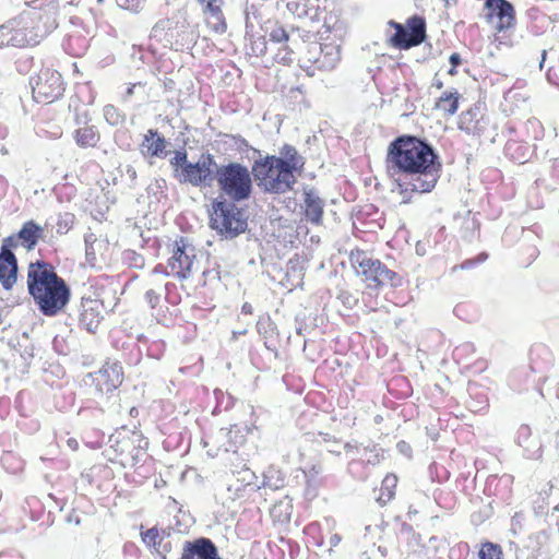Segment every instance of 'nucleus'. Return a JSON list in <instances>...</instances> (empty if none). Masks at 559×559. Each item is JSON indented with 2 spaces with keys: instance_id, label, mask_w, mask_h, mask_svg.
Listing matches in <instances>:
<instances>
[{
  "instance_id": "nucleus-1",
  "label": "nucleus",
  "mask_w": 559,
  "mask_h": 559,
  "mask_svg": "<svg viewBox=\"0 0 559 559\" xmlns=\"http://www.w3.org/2000/svg\"><path fill=\"white\" fill-rule=\"evenodd\" d=\"M386 169L401 193H428L437 185L441 163L433 146L414 135H401L388 148Z\"/></svg>"
},
{
  "instance_id": "nucleus-2",
  "label": "nucleus",
  "mask_w": 559,
  "mask_h": 559,
  "mask_svg": "<svg viewBox=\"0 0 559 559\" xmlns=\"http://www.w3.org/2000/svg\"><path fill=\"white\" fill-rule=\"evenodd\" d=\"M174 178L181 185H191L197 188H210L216 180L219 165L210 153H202L195 163L188 160L185 148L174 152L169 159Z\"/></svg>"
},
{
  "instance_id": "nucleus-3",
  "label": "nucleus",
  "mask_w": 559,
  "mask_h": 559,
  "mask_svg": "<svg viewBox=\"0 0 559 559\" xmlns=\"http://www.w3.org/2000/svg\"><path fill=\"white\" fill-rule=\"evenodd\" d=\"M85 383L90 385V394L96 399H87L79 413L86 417L88 412H93L98 417L105 412L109 394L122 383V369L117 362H106L98 371L88 373Z\"/></svg>"
},
{
  "instance_id": "nucleus-4",
  "label": "nucleus",
  "mask_w": 559,
  "mask_h": 559,
  "mask_svg": "<svg viewBox=\"0 0 559 559\" xmlns=\"http://www.w3.org/2000/svg\"><path fill=\"white\" fill-rule=\"evenodd\" d=\"M211 227L226 239H234L245 233L248 221L245 211L222 197L212 202Z\"/></svg>"
},
{
  "instance_id": "nucleus-5",
  "label": "nucleus",
  "mask_w": 559,
  "mask_h": 559,
  "mask_svg": "<svg viewBox=\"0 0 559 559\" xmlns=\"http://www.w3.org/2000/svg\"><path fill=\"white\" fill-rule=\"evenodd\" d=\"M215 181L230 202L248 200L252 193L251 174L248 167L239 163L219 165Z\"/></svg>"
},
{
  "instance_id": "nucleus-6",
  "label": "nucleus",
  "mask_w": 559,
  "mask_h": 559,
  "mask_svg": "<svg viewBox=\"0 0 559 559\" xmlns=\"http://www.w3.org/2000/svg\"><path fill=\"white\" fill-rule=\"evenodd\" d=\"M350 262L357 274L364 276L368 287H399L402 285V277L396 272L388 269L380 260L372 259L362 250L352 251Z\"/></svg>"
},
{
  "instance_id": "nucleus-7",
  "label": "nucleus",
  "mask_w": 559,
  "mask_h": 559,
  "mask_svg": "<svg viewBox=\"0 0 559 559\" xmlns=\"http://www.w3.org/2000/svg\"><path fill=\"white\" fill-rule=\"evenodd\" d=\"M341 61V46L317 41L307 45L299 62L300 68L309 75L313 76L316 71H332Z\"/></svg>"
},
{
  "instance_id": "nucleus-8",
  "label": "nucleus",
  "mask_w": 559,
  "mask_h": 559,
  "mask_svg": "<svg viewBox=\"0 0 559 559\" xmlns=\"http://www.w3.org/2000/svg\"><path fill=\"white\" fill-rule=\"evenodd\" d=\"M274 155H266L263 158L254 160L252 165V175L258 186L266 193L284 194L293 190L297 179H289L287 176L283 179V175L277 170Z\"/></svg>"
},
{
  "instance_id": "nucleus-9",
  "label": "nucleus",
  "mask_w": 559,
  "mask_h": 559,
  "mask_svg": "<svg viewBox=\"0 0 559 559\" xmlns=\"http://www.w3.org/2000/svg\"><path fill=\"white\" fill-rule=\"evenodd\" d=\"M33 97L37 103L50 104L62 96L64 92L61 74L52 69H41L31 79Z\"/></svg>"
},
{
  "instance_id": "nucleus-10",
  "label": "nucleus",
  "mask_w": 559,
  "mask_h": 559,
  "mask_svg": "<svg viewBox=\"0 0 559 559\" xmlns=\"http://www.w3.org/2000/svg\"><path fill=\"white\" fill-rule=\"evenodd\" d=\"M71 298V289L63 280L58 284H53L44 293H38L33 298L39 311L47 317H55L64 310Z\"/></svg>"
},
{
  "instance_id": "nucleus-11",
  "label": "nucleus",
  "mask_w": 559,
  "mask_h": 559,
  "mask_svg": "<svg viewBox=\"0 0 559 559\" xmlns=\"http://www.w3.org/2000/svg\"><path fill=\"white\" fill-rule=\"evenodd\" d=\"M63 281L53 265L43 260H37L28 264L27 270V289L32 298L37 297L38 293H44L53 284Z\"/></svg>"
},
{
  "instance_id": "nucleus-12",
  "label": "nucleus",
  "mask_w": 559,
  "mask_h": 559,
  "mask_svg": "<svg viewBox=\"0 0 559 559\" xmlns=\"http://www.w3.org/2000/svg\"><path fill=\"white\" fill-rule=\"evenodd\" d=\"M109 445L114 451L126 459H130L132 464H135L140 460L142 450L147 441L135 431H117L109 437Z\"/></svg>"
},
{
  "instance_id": "nucleus-13",
  "label": "nucleus",
  "mask_w": 559,
  "mask_h": 559,
  "mask_svg": "<svg viewBox=\"0 0 559 559\" xmlns=\"http://www.w3.org/2000/svg\"><path fill=\"white\" fill-rule=\"evenodd\" d=\"M407 26L397 27L391 37V44L399 49H409L420 45L426 39V21L414 15L407 20Z\"/></svg>"
},
{
  "instance_id": "nucleus-14",
  "label": "nucleus",
  "mask_w": 559,
  "mask_h": 559,
  "mask_svg": "<svg viewBox=\"0 0 559 559\" xmlns=\"http://www.w3.org/2000/svg\"><path fill=\"white\" fill-rule=\"evenodd\" d=\"M486 19L499 33L515 26V10L508 0H485Z\"/></svg>"
},
{
  "instance_id": "nucleus-15",
  "label": "nucleus",
  "mask_w": 559,
  "mask_h": 559,
  "mask_svg": "<svg viewBox=\"0 0 559 559\" xmlns=\"http://www.w3.org/2000/svg\"><path fill=\"white\" fill-rule=\"evenodd\" d=\"M344 449L352 456V462L349 463L350 473L361 479L366 478V475H358L356 472L357 467L365 465L376 466L382 460L381 449L374 444L364 445L348 442L344 444Z\"/></svg>"
},
{
  "instance_id": "nucleus-16",
  "label": "nucleus",
  "mask_w": 559,
  "mask_h": 559,
  "mask_svg": "<svg viewBox=\"0 0 559 559\" xmlns=\"http://www.w3.org/2000/svg\"><path fill=\"white\" fill-rule=\"evenodd\" d=\"M194 249L188 248L185 238L175 242L173 254L168 260L169 274L179 280L188 278L194 260Z\"/></svg>"
},
{
  "instance_id": "nucleus-17",
  "label": "nucleus",
  "mask_w": 559,
  "mask_h": 559,
  "mask_svg": "<svg viewBox=\"0 0 559 559\" xmlns=\"http://www.w3.org/2000/svg\"><path fill=\"white\" fill-rule=\"evenodd\" d=\"M44 228L34 221H27L23 224L17 234L5 237L2 240L1 248L13 251L17 246L33 250L38 240L43 237Z\"/></svg>"
},
{
  "instance_id": "nucleus-18",
  "label": "nucleus",
  "mask_w": 559,
  "mask_h": 559,
  "mask_svg": "<svg viewBox=\"0 0 559 559\" xmlns=\"http://www.w3.org/2000/svg\"><path fill=\"white\" fill-rule=\"evenodd\" d=\"M489 124L490 118L485 112V106L483 104H475L473 107L463 111L459 119L460 130L477 136L485 134Z\"/></svg>"
},
{
  "instance_id": "nucleus-19",
  "label": "nucleus",
  "mask_w": 559,
  "mask_h": 559,
  "mask_svg": "<svg viewBox=\"0 0 559 559\" xmlns=\"http://www.w3.org/2000/svg\"><path fill=\"white\" fill-rule=\"evenodd\" d=\"M277 170L283 175H280L283 179L287 176L289 179H297L295 174H300L305 166V158L298 153L295 146L290 144H284L280 148V155L275 156L274 159Z\"/></svg>"
},
{
  "instance_id": "nucleus-20",
  "label": "nucleus",
  "mask_w": 559,
  "mask_h": 559,
  "mask_svg": "<svg viewBox=\"0 0 559 559\" xmlns=\"http://www.w3.org/2000/svg\"><path fill=\"white\" fill-rule=\"evenodd\" d=\"M44 1L46 2V7L34 13L33 20L36 21V25L33 29H27L28 37H36L37 44L57 27V7L51 5V0Z\"/></svg>"
},
{
  "instance_id": "nucleus-21",
  "label": "nucleus",
  "mask_w": 559,
  "mask_h": 559,
  "mask_svg": "<svg viewBox=\"0 0 559 559\" xmlns=\"http://www.w3.org/2000/svg\"><path fill=\"white\" fill-rule=\"evenodd\" d=\"M180 559H223L216 545L207 537L186 540Z\"/></svg>"
},
{
  "instance_id": "nucleus-22",
  "label": "nucleus",
  "mask_w": 559,
  "mask_h": 559,
  "mask_svg": "<svg viewBox=\"0 0 559 559\" xmlns=\"http://www.w3.org/2000/svg\"><path fill=\"white\" fill-rule=\"evenodd\" d=\"M90 38V31L72 21V28L67 34L62 46L67 53L73 57H82L88 48Z\"/></svg>"
},
{
  "instance_id": "nucleus-23",
  "label": "nucleus",
  "mask_w": 559,
  "mask_h": 559,
  "mask_svg": "<svg viewBox=\"0 0 559 559\" xmlns=\"http://www.w3.org/2000/svg\"><path fill=\"white\" fill-rule=\"evenodd\" d=\"M202 7L207 26L216 34H224L227 23L222 10L225 0H198Z\"/></svg>"
},
{
  "instance_id": "nucleus-24",
  "label": "nucleus",
  "mask_w": 559,
  "mask_h": 559,
  "mask_svg": "<svg viewBox=\"0 0 559 559\" xmlns=\"http://www.w3.org/2000/svg\"><path fill=\"white\" fill-rule=\"evenodd\" d=\"M102 307L103 305L98 299L82 298L80 324L88 332H95L100 324L103 319Z\"/></svg>"
},
{
  "instance_id": "nucleus-25",
  "label": "nucleus",
  "mask_w": 559,
  "mask_h": 559,
  "mask_svg": "<svg viewBox=\"0 0 559 559\" xmlns=\"http://www.w3.org/2000/svg\"><path fill=\"white\" fill-rule=\"evenodd\" d=\"M245 23L246 55L257 58L263 57L267 51V43L265 39V35L257 36L255 34H253V24L251 22L250 12L248 11V9H246L245 11Z\"/></svg>"
},
{
  "instance_id": "nucleus-26",
  "label": "nucleus",
  "mask_w": 559,
  "mask_h": 559,
  "mask_svg": "<svg viewBox=\"0 0 559 559\" xmlns=\"http://www.w3.org/2000/svg\"><path fill=\"white\" fill-rule=\"evenodd\" d=\"M17 260L13 251L0 249V283L7 290L11 289L16 283Z\"/></svg>"
},
{
  "instance_id": "nucleus-27",
  "label": "nucleus",
  "mask_w": 559,
  "mask_h": 559,
  "mask_svg": "<svg viewBox=\"0 0 559 559\" xmlns=\"http://www.w3.org/2000/svg\"><path fill=\"white\" fill-rule=\"evenodd\" d=\"M37 45L36 37H28L27 28H13L9 25L0 26V48L5 46L25 47Z\"/></svg>"
},
{
  "instance_id": "nucleus-28",
  "label": "nucleus",
  "mask_w": 559,
  "mask_h": 559,
  "mask_svg": "<svg viewBox=\"0 0 559 559\" xmlns=\"http://www.w3.org/2000/svg\"><path fill=\"white\" fill-rule=\"evenodd\" d=\"M166 139L163 135H160L157 130L150 129L144 134V139L142 142V153L144 156L165 158L169 153L166 150Z\"/></svg>"
},
{
  "instance_id": "nucleus-29",
  "label": "nucleus",
  "mask_w": 559,
  "mask_h": 559,
  "mask_svg": "<svg viewBox=\"0 0 559 559\" xmlns=\"http://www.w3.org/2000/svg\"><path fill=\"white\" fill-rule=\"evenodd\" d=\"M324 200L321 199L313 188L304 190L305 216L307 221L319 225L322 222Z\"/></svg>"
},
{
  "instance_id": "nucleus-30",
  "label": "nucleus",
  "mask_w": 559,
  "mask_h": 559,
  "mask_svg": "<svg viewBox=\"0 0 559 559\" xmlns=\"http://www.w3.org/2000/svg\"><path fill=\"white\" fill-rule=\"evenodd\" d=\"M168 35L170 38L175 39L176 45L181 49L194 44L199 36L195 27L190 25L186 20L181 23L178 22L174 28H170Z\"/></svg>"
},
{
  "instance_id": "nucleus-31",
  "label": "nucleus",
  "mask_w": 559,
  "mask_h": 559,
  "mask_svg": "<svg viewBox=\"0 0 559 559\" xmlns=\"http://www.w3.org/2000/svg\"><path fill=\"white\" fill-rule=\"evenodd\" d=\"M516 443L524 449L527 459H536L540 454V447L535 439H532L531 428L522 425L516 432Z\"/></svg>"
},
{
  "instance_id": "nucleus-32",
  "label": "nucleus",
  "mask_w": 559,
  "mask_h": 559,
  "mask_svg": "<svg viewBox=\"0 0 559 559\" xmlns=\"http://www.w3.org/2000/svg\"><path fill=\"white\" fill-rule=\"evenodd\" d=\"M258 333L264 338V345L270 350H276L274 337L277 335L276 325L269 316L260 317L257 322Z\"/></svg>"
},
{
  "instance_id": "nucleus-33",
  "label": "nucleus",
  "mask_w": 559,
  "mask_h": 559,
  "mask_svg": "<svg viewBox=\"0 0 559 559\" xmlns=\"http://www.w3.org/2000/svg\"><path fill=\"white\" fill-rule=\"evenodd\" d=\"M75 142L81 147H94L99 141V133L94 126H85L75 131Z\"/></svg>"
},
{
  "instance_id": "nucleus-34",
  "label": "nucleus",
  "mask_w": 559,
  "mask_h": 559,
  "mask_svg": "<svg viewBox=\"0 0 559 559\" xmlns=\"http://www.w3.org/2000/svg\"><path fill=\"white\" fill-rule=\"evenodd\" d=\"M293 514V503L288 497L276 502L271 509V515L278 523H288Z\"/></svg>"
},
{
  "instance_id": "nucleus-35",
  "label": "nucleus",
  "mask_w": 559,
  "mask_h": 559,
  "mask_svg": "<svg viewBox=\"0 0 559 559\" xmlns=\"http://www.w3.org/2000/svg\"><path fill=\"white\" fill-rule=\"evenodd\" d=\"M285 485V476L284 474L274 466H269L263 473V481L259 488H270L272 490H277Z\"/></svg>"
},
{
  "instance_id": "nucleus-36",
  "label": "nucleus",
  "mask_w": 559,
  "mask_h": 559,
  "mask_svg": "<svg viewBox=\"0 0 559 559\" xmlns=\"http://www.w3.org/2000/svg\"><path fill=\"white\" fill-rule=\"evenodd\" d=\"M233 435H235L236 438L239 437L238 431L234 432L231 429L222 428L217 432L215 439L219 443L218 450L234 453L237 451L236 442L233 441Z\"/></svg>"
},
{
  "instance_id": "nucleus-37",
  "label": "nucleus",
  "mask_w": 559,
  "mask_h": 559,
  "mask_svg": "<svg viewBox=\"0 0 559 559\" xmlns=\"http://www.w3.org/2000/svg\"><path fill=\"white\" fill-rule=\"evenodd\" d=\"M397 484V477L393 474H389L384 477L381 485V493L378 497V501L381 504L388 503L394 497V489Z\"/></svg>"
},
{
  "instance_id": "nucleus-38",
  "label": "nucleus",
  "mask_w": 559,
  "mask_h": 559,
  "mask_svg": "<svg viewBox=\"0 0 559 559\" xmlns=\"http://www.w3.org/2000/svg\"><path fill=\"white\" fill-rule=\"evenodd\" d=\"M141 539L144 543V545L151 550V554L156 557V554L162 542L158 535V528L154 526L144 532H141Z\"/></svg>"
},
{
  "instance_id": "nucleus-39",
  "label": "nucleus",
  "mask_w": 559,
  "mask_h": 559,
  "mask_svg": "<svg viewBox=\"0 0 559 559\" xmlns=\"http://www.w3.org/2000/svg\"><path fill=\"white\" fill-rule=\"evenodd\" d=\"M322 473L321 465H312L310 468L304 471L307 483V495L316 496V489L319 485V475Z\"/></svg>"
},
{
  "instance_id": "nucleus-40",
  "label": "nucleus",
  "mask_w": 559,
  "mask_h": 559,
  "mask_svg": "<svg viewBox=\"0 0 559 559\" xmlns=\"http://www.w3.org/2000/svg\"><path fill=\"white\" fill-rule=\"evenodd\" d=\"M438 107L449 115H454L459 107V94L457 92L444 93L438 102Z\"/></svg>"
},
{
  "instance_id": "nucleus-41",
  "label": "nucleus",
  "mask_w": 559,
  "mask_h": 559,
  "mask_svg": "<svg viewBox=\"0 0 559 559\" xmlns=\"http://www.w3.org/2000/svg\"><path fill=\"white\" fill-rule=\"evenodd\" d=\"M124 352V354L121 356V358L127 362L128 365H138L141 360V349L138 346L136 342L132 337H128V344Z\"/></svg>"
},
{
  "instance_id": "nucleus-42",
  "label": "nucleus",
  "mask_w": 559,
  "mask_h": 559,
  "mask_svg": "<svg viewBox=\"0 0 559 559\" xmlns=\"http://www.w3.org/2000/svg\"><path fill=\"white\" fill-rule=\"evenodd\" d=\"M265 33L269 35L271 43L283 45L288 40V34L285 28L277 23H274L270 28L267 25L265 26Z\"/></svg>"
},
{
  "instance_id": "nucleus-43",
  "label": "nucleus",
  "mask_w": 559,
  "mask_h": 559,
  "mask_svg": "<svg viewBox=\"0 0 559 559\" xmlns=\"http://www.w3.org/2000/svg\"><path fill=\"white\" fill-rule=\"evenodd\" d=\"M104 118L110 126H119L124 121V115L114 105L104 107Z\"/></svg>"
},
{
  "instance_id": "nucleus-44",
  "label": "nucleus",
  "mask_w": 559,
  "mask_h": 559,
  "mask_svg": "<svg viewBox=\"0 0 559 559\" xmlns=\"http://www.w3.org/2000/svg\"><path fill=\"white\" fill-rule=\"evenodd\" d=\"M479 559H501V547L497 544L485 543L479 550Z\"/></svg>"
},
{
  "instance_id": "nucleus-45",
  "label": "nucleus",
  "mask_w": 559,
  "mask_h": 559,
  "mask_svg": "<svg viewBox=\"0 0 559 559\" xmlns=\"http://www.w3.org/2000/svg\"><path fill=\"white\" fill-rule=\"evenodd\" d=\"M74 221L75 216L72 213L60 214L57 222V233L67 234L73 227Z\"/></svg>"
},
{
  "instance_id": "nucleus-46",
  "label": "nucleus",
  "mask_w": 559,
  "mask_h": 559,
  "mask_svg": "<svg viewBox=\"0 0 559 559\" xmlns=\"http://www.w3.org/2000/svg\"><path fill=\"white\" fill-rule=\"evenodd\" d=\"M123 261L131 267L142 269L144 266V258L134 250H126L123 252Z\"/></svg>"
},
{
  "instance_id": "nucleus-47",
  "label": "nucleus",
  "mask_w": 559,
  "mask_h": 559,
  "mask_svg": "<svg viewBox=\"0 0 559 559\" xmlns=\"http://www.w3.org/2000/svg\"><path fill=\"white\" fill-rule=\"evenodd\" d=\"M97 241V237L94 233H87L84 235L85 254L88 261H93L96 258V250L94 245Z\"/></svg>"
},
{
  "instance_id": "nucleus-48",
  "label": "nucleus",
  "mask_w": 559,
  "mask_h": 559,
  "mask_svg": "<svg viewBox=\"0 0 559 559\" xmlns=\"http://www.w3.org/2000/svg\"><path fill=\"white\" fill-rule=\"evenodd\" d=\"M146 0H116L119 8L138 13L143 10Z\"/></svg>"
},
{
  "instance_id": "nucleus-49",
  "label": "nucleus",
  "mask_w": 559,
  "mask_h": 559,
  "mask_svg": "<svg viewBox=\"0 0 559 559\" xmlns=\"http://www.w3.org/2000/svg\"><path fill=\"white\" fill-rule=\"evenodd\" d=\"M292 49L285 44L281 45L278 47L277 52L274 55L273 59L276 62L283 63V64H289L292 62Z\"/></svg>"
},
{
  "instance_id": "nucleus-50",
  "label": "nucleus",
  "mask_w": 559,
  "mask_h": 559,
  "mask_svg": "<svg viewBox=\"0 0 559 559\" xmlns=\"http://www.w3.org/2000/svg\"><path fill=\"white\" fill-rule=\"evenodd\" d=\"M487 259L488 254L486 252H481L476 258L463 261L460 265L454 266L453 270H456L457 267L461 270H469L475 265L485 262Z\"/></svg>"
},
{
  "instance_id": "nucleus-51",
  "label": "nucleus",
  "mask_w": 559,
  "mask_h": 559,
  "mask_svg": "<svg viewBox=\"0 0 559 559\" xmlns=\"http://www.w3.org/2000/svg\"><path fill=\"white\" fill-rule=\"evenodd\" d=\"M323 441L326 443L328 452L335 453V454H340L341 453V451H340L341 444H340L338 441H336L335 439H332L328 435L323 436Z\"/></svg>"
},
{
  "instance_id": "nucleus-52",
  "label": "nucleus",
  "mask_w": 559,
  "mask_h": 559,
  "mask_svg": "<svg viewBox=\"0 0 559 559\" xmlns=\"http://www.w3.org/2000/svg\"><path fill=\"white\" fill-rule=\"evenodd\" d=\"M171 551V543L169 540L160 542V546L156 554V559H166L168 552Z\"/></svg>"
},
{
  "instance_id": "nucleus-53",
  "label": "nucleus",
  "mask_w": 559,
  "mask_h": 559,
  "mask_svg": "<svg viewBox=\"0 0 559 559\" xmlns=\"http://www.w3.org/2000/svg\"><path fill=\"white\" fill-rule=\"evenodd\" d=\"M145 300L146 302L152 307H156L157 304L159 302V294H157L154 289H148L146 293H145Z\"/></svg>"
},
{
  "instance_id": "nucleus-54",
  "label": "nucleus",
  "mask_w": 559,
  "mask_h": 559,
  "mask_svg": "<svg viewBox=\"0 0 559 559\" xmlns=\"http://www.w3.org/2000/svg\"><path fill=\"white\" fill-rule=\"evenodd\" d=\"M128 337H129V336H127V337H126V340L121 342V344H120V341H119V340H114V342H112V345H114L117 349H119V350L121 352V356L124 354V352H127V350H128V349H126L127 344H128Z\"/></svg>"
},
{
  "instance_id": "nucleus-55",
  "label": "nucleus",
  "mask_w": 559,
  "mask_h": 559,
  "mask_svg": "<svg viewBox=\"0 0 559 559\" xmlns=\"http://www.w3.org/2000/svg\"><path fill=\"white\" fill-rule=\"evenodd\" d=\"M153 273L155 274H165L167 276H171V274H169V266L168 264L167 265H164V264H157L154 270H153Z\"/></svg>"
},
{
  "instance_id": "nucleus-56",
  "label": "nucleus",
  "mask_w": 559,
  "mask_h": 559,
  "mask_svg": "<svg viewBox=\"0 0 559 559\" xmlns=\"http://www.w3.org/2000/svg\"><path fill=\"white\" fill-rule=\"evenodd\" d=\"M342 540V537L341 535L338 534H333L331 537H330V540H329V544H330V548H329V551L331 552L333 547H336Z\"/></svg>"
},
{
  "instance_id": "nucleus-57",
  "label": "nucleus",
  "mask_w": 559,
  "mask_h": 559,
  "mask_svg": "<svg viewBox=\"0 0 559 559\" xmlns=\"http://www.w3.org/2000/svg\"><path fill=\"white\" fill-rule=\"evenodd\" d=\"M449 61H450V63H451V66H452L453 68H456L457 66H460V64H461V62H462V59H461L460 53H457V52H453V53L450 56Z\"/></svg>"
},
{
  "instance_id": "nucleus-58",
  "label": "nucleus",
  "mask_w": 559,
  "mask_h": 559,
  "mask_svg": "<svg viewBox=\"0 0 559 559\" xmlns=\"http://www.w3.org/2000/svg\"><path fill=\"white\" fill-rule=\"evenodd\" d=\"M158 535H159L162 542L168 540V538L171 535V528H169V527L168 528H162V530L158 528Z\"/></svg>"
},
{
  "instance_id": "nucleus-59",
  "label": "nucleus",
  "mask_w": 559,
  "mask_h": 559,
  "mask_svg": "<svg viewBox=\"0 0 559 559\" xmlns=\"http://www.w3.org/2000/svg\"><path fill=\"white\" fill-rule=\"evenodd\" d=\"M412 533H413V528H412V526H411V525L405 524V523H403V524L401 525V531H400V535H401V536H408V535H411Z\"/></svg>"
},
{
  "instance_id": "nucleus-60",
  "label": "nucleus",
  "mask_w": 559,
  "mask_h": 559,
  "mask_svg": "<svg viewBox=\"0 0 559 559\" xmlns=\"http://www.w3.org/2000/svg\"><path fill=\"white\" fill-rule=\"evenodd\" d=\"M233 140L239 147L248 146V142L241 135H233Z\"/></svg>"
},
{
  "instance_id": "nucleus-61",
  "label": "nucleus",
  "mask_w": 559,
  "mask_h": 559,
  "mask_svg": "<svg viewBox=\"0 0 559 559\" xmlns=\"http://www.w3.org/2000/svg\"><path fill=\"white\" fill-rule=\"evenodd\" d=\"M136 86H141V83H134V84H131V85L128 87V90H127V92H126V95H124V98H126V99L130 98V97L134 94V88H135Z\"/></svg>"
},
{
  "instance_id": "nucleus-62",
  "label": "nucleus",
  "mask_w": 559,
  "mask_h": 559,
  "mask_svg": "<svg viewBox=\"0 0 559 559\" xmlns=\"http://www.w3.org/2000/svg\"><path fill=\"white\" fill-rule=\"evenodd\" d=\"M253 311L252 306L249 302H245L241 307V312L245 314H251Z\"/></svg>"
},
{
  "instance_id": "nucleus-63",
  "label": "nucleus",
  "mask_w": 559,
  "mask_h": 559,
  "mask_svg": "<svg viewBox=\"0 0 559 559\" xmlns=\"http://www.w3.org/2000/svg\"><path fill=\"white\" fill-rule=\"evenodd\" d=\"M68 521L69 522H74L75 525H80V523H81V520H80L79 515H75V514H70L68 516Z\"/></svg>"
},
{
  "instance_id": "nucleus-64",
  "label": "nucleus",
  "mask_w": 559,
  "mask_h": 559,
  "mask_svg": "<svg viewBox=\"0 0 559 559\" xmlns=\"http://www.w3.org/2000/svg\"><path fill=\"white\" fill-rule=\"evenodd\" d=\"M397 448L401 452L405 453L406 450H409V447L406 442L402 441L397 443Z\"/></svg>"
}]
</instances>
